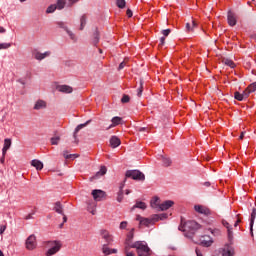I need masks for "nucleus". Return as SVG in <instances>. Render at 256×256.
I'll return each instance as SVG.
<instances>
[{
    "label": "nucleus",
    "mask_w": 256,
    "mask_h": 256,
    "mask_svg": "<svg viewBox=\"0 0 256 256\" xmlns=\"http://www.w3.org/2000/svg\"><path fill=\"white\" fill-rule=\"evenodd\" d=\"M165 45V37L160 38V44L159 47H163Z\"/></svg>",
    "instance_id": "obj_52"
},
{
    "label": "nucleus",
    "mask_w": 256,
    "mask_h": 256,
    "mask_svg": "<svg viewBox=\"0 0 256 256\" xmlns=\"http://www.w3.org/2000/svg\"><path fill=\"white\" fill-rule=\"evenodd\" d=\"M106 173H107V167L101 166L100 171H98L96 173V175L94 176V179H97L99 177H103V175H105Z\"/></svg>",
    "instance_id": "obj_34"
},
{
    "label": "nucleus",
    "mask_w": 256,
    "mask_h": 256,
    "mask_svg": "<svg viewBox=\"0 0 256 256\" xmlns=\"http://www.w3.org/2000/svg\"><path fill=\"white\" fill-rule=\"evenodd\" d=\"M123 187H125V180L120 184V190L117 196L118 203H121L123 201Z\"/></svg>",
    "instance_id": "obj_29"
},
{
    "label": "nucleus",
    "mask_w": 256,
    "mask_h": 256,
    "mask_svg": "<svg viewBox=\"0 0 256 256\" xmlns=\"http://www.w3.org/2000/svg\"><path fill=\"white\" fill-rule=\"evenodd\" d=\"M102 253H104L105 255H113L117 253V249L113 248H109V244H104L102 246Z\"/></svg>",
    "instance_id": "obj_17"
},
{
    "label": "nucleus",
    "mask_w": 256,
    "mask_h": 256,
    "mask_svg": "<svg viewBox=\"0 0 256 256\" xmlns=\"http://www.w3.org/2000/svg\"><path fill=\"white\" fill-rule=\"evenodd\" d=\"M6 229H7V225L0 226V235H3V233H5Z\"/></svg>",
    "instance_id": "obj_50"
},
{
    "label": "nucleus",
    "mask_w": 256,
    "mask_h": 256,
    "mask_svg": "<svg viewBox=\"0 0 256 256\" xmlns=\"http://www.w3.org/2000/svg\"><path fill=\"white\" fill-rule=\"evenodd\" d=\"M236 217H238V219L236 220V223L239 225V223H241V218H239V214Z\"/></svg>",
    "instance_id": "obj_60"
},
{
    "label": "nucleus",
    "mask_w": 256,
    "mask_h": 256,
    "mask_svg": "<svg viewBox=\"0 0 256 256\" xmlns=\"http://www.w3.org/2000/svg\"><path fill=\"white\" fill-rule=\"evenodd\" d=\"M150 205L153 209H158L159 211L161 207V200L159 199V197L155 196L154 198H152Z\"/></svg>",
    "instance_id": "obj_20"
},
{
    "label": "nucleus",
    "mask_w": 256,
    "mask_h": 256,
    "mask_svg": "<svg viewBox=\"0 0 256 256\" xmlns=\"http://www.w3.org/2000/svg\"><path fill=\"white\" fill-rule=\"evenodd\" d=\"M174 205H175V202H173L172 200H166L160 204L159 211H167V209H171V207Z\"/></svg>",
    "instance_id": "obj_13"
},
{
    "label": "nucleus",
    "mask_w": 256,
    "mask_h": 256,
    "mask_svg": "<svg viewBox=\"0 0 256 256\" xmlns=\"http://www.w3.org/2000/svg\"><path fill=\"white\" fill-rule=\"evenodd\" d=\"M134 208L145 210L147 209V204H145V202L139 201V202H136V204L134 205Z\"/></svg>",
    "instance_id": "obj_36"
},
{
    "label": "nucleus",
    "mask_w": 256,
    "mask_h": 256,
    "mask_svg": "<svg viewBox=\"0 0 256 256\" xmlns=\"http://www.w3.org/2000/svg\"><path fill=\"white\" fill-rule=\"evenodd\" d=\"M136 220L139 221L140 225H144V227H149L153 223V220L149 218H143L141 216H137Z\"/></svg>",
    "instance_id": "obj_15"
},
{
    "label": "nucleus",
    "mask_w": 256,
    "mask_h": 256,
    "mask_svg": "<svg viewBox=\"0 0 256 256\" xmlns=\"http://www.w3.org/2000/svg\"><path fill=\"white\" fill-rule=\"evenodd\" d=\"M255 219H256V209L253 208L251 213V218H250V231L252 235H253V225L255 223Z\"/></svg>",
    "instance_id": "obj_27"
},
{
    "label": "nucleus",
    "mask_w": 256,
    "mask_h": 256,
    "mask_svg": "<svg viewBox=\"0 0 256 256\" xmlns=\"http://www.w3.org/2000/svg\"><path fill=\"white\" fill-rule=\"evenodd\" d=\"M91 123V120H88L86 123L84 124H79L76 128H75V132H74V138H77V132L81 131V129H83V127H87V125H89Z\"/></svg>",
    "instance_id": "obj_32"
},
{
    "label": "nucleus",
    "mask_w": 256,
    "mask_h": 256,
    "mask_svg": "<svg viewBox=\"0 0 256 256\" xmlns=\"http://www.w3.org/2000/svg\"><path fill=\"white\" fill-rule=\"evenodd\" d=\"M5 28H3L2 26H0V33H5Z\"/></svg>",
    "instance_id": "obj_61"
},
{
    "label": "nucleus",
    "mask_w": 256,
    "mask_h": 256,
    "mask_svg": "<svg viewBox=\"0 0 256 256\" xmlns=\"http://www.w3.org/2000/svg\"><path fill=\"white\" fill-rule=\"evenodd\" d=\"M228 24L230 27H235V25H237V18H235V14L231 11L228 12Z\"/></svg>",
    "instance_id": "obj_21"
},
{
    "label": "nucleus",
    "mask_w": 256,
    "mask_h": 256,
    "mask_svg": "<svg viewBox=\"0 0 256 256\" xmlns=\"http://www.w3.org/2000/svg\"><path fill=\"white\" fill-rule=\"evenodd\" d=\"M57 9V5L55 4H52L50 5L47 10H46V13H55V10Z\"/></svg>",
    "instance_id": "obj_41"
},
{
    "label": "nucleus",
    "mask_w": 256,
    "mask_h": 256,
    "mask_svg": "<svg viewBox=\"0 0 256 256\" xmlns=\"http://www.w3.org/2000/svg\"><path fill=\"white\" fill-rule=\"evenodd\" d=\"M130 100L131 98L129 97V95L124 94L123 97L121 98V103H129Z\"/></svg>",
    "instance_id": "obj_44"
},
{
    "label": "nucleus",
    "mask_w": 256,
    "mask_h": 256,
    "mask_svg": "<svg viewBox=\"0 0 256 256\" xmlns=\"http://www.w3.org/2000/svg\"><path fill=\"white\" fill-rule=\"evenodd\" d=\"M58 27H60L61 29H65V31L67 32V34L69 35L70 39H72V41H76L77 38H75V34H73V32H71V30H69L67 27H65V23L63 22H57Z\"/></svg>",
    "instance_id": "obj_16"
},
{
    "label": "nucleus",
    "mask_w": 256,
    "mask_h": 256,
    "mask_svg": "<svg viewBox=\"0 0 256 256\" xmlns=\"http://www.w3.org/2000/svg\"><path fill=\"white\" fill-rule=\"evenodd\" d=\"M126 65H127V63L125 62V60L123 62H121L119 67H118L119 71H121V69H125Z\"/></svg>",
    "instance_id": "obj_49"
},
{
    "label": "nucleus",
    "mask_w": 256,
    "mask_h": 256,
    "mask_svg": "<svg viewBox=\"0 0 256 256\" xmlns=\"http://www.w3.org/2000/svg\"><path fill=\"white\" fill-rule=\"evenodd\" d=\"M93 45H97L99 43V31L95 30L93 34Z\"/></svg>",
    "instance_id": "obj_37"
},
{
    "label": "nucleus",
    "mask_w": 256,
    "mask_h": 256,
    "mask_svg": "<svg viewBox=\"0 0 256 256\" xmlns=\"http://www.w3.org/2000/svg\"><path fill=\"white\" fill-rule=\"evenodd\" d=\"M197 21L191 20V22L186 23V31L187 33H193L195 31V28H197Z\"/></svg>",
    "instance_id": "obj_14"
},
{
    "label": "nucleus",
    "mask_w": 256,
    "mask_h": 256,
    "mask_svg": "<svg viewBox=\"0 0 256 256\" xmlns=\"http://www.w3.org/2000/svg\"><path fill=\"white\" fill-rule=\"evenodd\" d=\"M6 155H7V154L2 153V157H1V159H0V163H1L2 165L5 164V156H6Z\"/></svg>",
    "instance_id": "obj_55"
},
{
    "label": "nucleus",
    "mask_w": 256,
    "mask_h": 256,
    "mask_svg": "<svg viewBox=\"0 0 256 256\" xmlns=\"http://www.w3.org/2000/svg\"><path fill=\"white\" fill-rule=\"evenodd\" d=\"M126 15H127V17H129V18L133 17V11H131V9H128V10L126 11Z\"/></svg>",
    "instance_id": "obj_53"
},
{
    "label": "nucleus",
    "mask_w": 256,
    "mask_h": 256,
    "mask_svg": "<svg viewBox=\"0 0 256 256\" xmlns=\"http://www.w3.org/2000/svg\"><path fill=\"white\" fill-rule=\"evenodd\" d=\"M132 249H136L138 256H151V248L146 242L136 241L132 244Z\"/></svg>",
    "instance_id": "obj_2"
},
{
    "label": "nucleus",
    "mask_w": 256,
    "mask_h": 256,
    "mask_svg": "<svg viewBox=\"0 0 256 256\" xmlns=\"http://www.w3.org/2000/svg\"><path fill=\"white\" fill-rule=\"evenodd\" d=\"M112 124L109 125V127L106 128V131H109V129H113V127H117V125H121L122 118L119 116L112 118Z\"/></svg>",
    "instance_id": "obj_19"
},
{
    "label": "nucleus",
    "mask_w": 256,
    "mask_h": 256,
    "mask_svg": "<svg viewBox=\"0 0 256 256\" xmlns=\"http://www.w3.org/2000/svg\"><path fill=\"white\" fill-rule=\"evenodd\" d=\"M79 2V0H69L68 5L72 7V5H75V3Z\"/></svg>",
    "instance_id": "obj_54"
},
{
    "label": "nucleus",
    "mask_w": 256,
    "mask_h": 256,
    "mask_svg": "<svg viewBox=\"0 0 256 256\" xmlns=\"http://www.w3.org/2000/svg\"><path fill=\"white\" fill-rule=\"evenodd\" d=\"M247 97H249V95L245 90L243 91L242 94L239 92L234 93V99H236L237 101H243V99H247Z\"/></svg>",
    "instance_id": "obj_23"
},
{
    "label": "nucleus",
    "mask_w": 256,
    "mask_h": 256,
    "mask_svg": "<svg viewBox=\"0 0 256 256\" xmlns=\"http://www.w3.org/2000/svg\"><path fill=\"white\" fill-rule=\"evenodd\" d=\"M25 248L28 251H35L37 249V236L31 234L25 241Z\"/></svg>",
    "instance_id": "obj_5"
},
{
    "label": "nucleus",
    "mask_w": 256,
    "mask_h": 256,
    "mask_svg": "<svg viewBox=\"0 0 256 256\" xmlns=\"http://www.w3.org/2000/svg\"><path fill=\"white\" fill-rule=\"evenodd\" d=\"M244 137H245V132H241L239 139L243 140Z\"/></svg>",
    "instance_id": "obj_59"
},
{
    "label": "nucleus",
    "mask_w": 256,
    "mask_h": 256,
    "mask_svg": "<svg viewBox=\"0 0 256 256\" xmlns=\"http://www.w3.org/2000/svg\"><path fill=\"white\" fill-rule=\"evenodd\" d=\"M116 5L119 9H125L126 2L125 0H116Z\"/></svg>",
    "instance_id": "obj_39"
},
{
    "label": "nucleus",
    "mask_w": 256,
    "mask_h": 256,
    "mask_svg": "<svg viewBox=\"0 0 256 256\" xmlns=\"http://www.w3.org/2000/svg\"><path fill=\"white\" fill-rule=\"evenodd\" d=\"M160 161H162L163 167H171V159L166 156H160Z\"/></svg>",
    "instance_id": "obj_30"
},
{
    "label": "nucleus",
    "mask_w": 256,
    "mask_h": 256,
    "mask_svg": "<svg viewBox=\"0 0 256 256\" xmlns=\"http://www.w3.org/2000/svg\"><path fill=\"white\" fill-rule=\"evenodd\" d=\"M194 209L196 213H200L201 215H211V210L203 205H195Z\"/></svg>",
    "instance_id": "obj_9"
},
{
    "label": "nucleus",
    "mask_w": 256,
    "mask_h": 256,
    "mask_svg": "<svg viewBox=\"0 0 256 256\" xmlns=\"http://www.w3.org/2000/svg\"><path fill=\"white\" fill-rule=\"evenodd\" d=\"M51 55L50 51H46L44 53H41L37 50L33 52L34 59H37V61H43L46 57H49Z\"/></svg>",
    "instance_id": "obj_10"
},
{
    "label": "nucleus",
    "mask_w": 256,
    "mask_h": 256,
    "mask_svg": "<svg viewBox=\"0 0 256 256\" xmlns=\"http://www.w3.org/2000/svg\"><path fill=\"white\" fill-rule=\"evenodd\" d=\"M119 145H121V139H119V137L117 136H112L110 138V146L112 147V149H117Z\"/></svg>",
    "instance_id": "obj_18"
},
{
    "label": "nucleus",
    "mask_w": 256,
    "mask_h": 256,
    "mask_svg": "<svg viewBox=\"0 0 256 256\" xmlns=\"http://www.w3.org/2000/svg\"><path fill=\"white\" fill-rule=\"evenodd\" d=\"M126 177L134 179V181H145V174L139 170H128L126 172Z\"/></svg>",
    "instance_id": "obj_4"
},
{
    "label": "nucleus",
    "mask_w": 256,
    "mask_h": 256,
    "mask_svg": "<svg viewBox=\"0 0 256 256\" xmlns=\"http://www.w3.org/2000/svg\"><path fill=\"white\" fill-rule=\"evenodd\" d=\"M62 216H63V223H67V216L65 215V213H63Z\"/></svg>",
    "instance_id": "obj_58"
},
{
    "label": "nucleus",
    "mask_w": 256,
    "mask_h": 256,
    "mask_svg": "<svg viewBox=\"0 0 256 256\" xmlns=\"http://www.w3.org/2000/svg\"><path fill=\"white\" fill-rule=\"evenodd\" d=\"M0 256H5V255L3 254V251H1V250H0Z\"/></svg>",
    "instance_id": "obj_64"
},
{
    "label": "nucleus",
    "mask_w": 256,
    "mask_h": 256,
    "mask_svg": "<svg viewBox=\"0 0 256 256\" xmlns=\"http://www.w3.org/2000/svg\"><path fill=\"white\" fill-rule=\"evenodd\" d=\"M127 225H128L127 221H122L120 223L119 229H127Z\"/></svg>",
    "instance_id": "obj_47"
},
{
    "label": "nucleus",
    "mask_w": 256,
    "mask_h": 256,
    "mask_svg": "<svg viewBox=\"0 0 256 256\" xmlns=\"http://www.w3.org/2000/svg\"><path fill=\"white\" fill-rule=\"evenodd\" d=\"M198 243L202 247H211V245H213V238H211V236L209 235H203L200 237V240Z\"/></svg>",
    "instance_id": "obj_8"
},
{
    "label": "nucleus",
    "mask_w": 256,
    "mask_h": 256,
    "mask_svg": "<svg viewBox=\"0 0 256 256\" xmlns=\"http://www.w3.org/2000/svg\"><path fill=\"white\" fill-rule=\"evenodd\" d=\"M33 215H35V213H30V214L26 215L24 219L26 221H29V219H33Z\"/></svg>",
    "instance_id": "obj_51"
},
{
    "label": "nucleus",
    "mask_w": 256,
    "mask_h": 256,
    "mask_svg": "<svg viewBox=\"0 0 256 256\" xmlns=\"http://www.w3.org/2000/svg\"><path fill=\"white\" fill-rule=\"evenodd\" d=\"M53 211H55V213H58L59 215H63V205L61 204V202H56L54 204Z\"/></svg>",
    "instance_id": "obj_28"
},
{
    "label": "nucleus",
    "mask_w": 256,
    "mask_h": 256,
    "mask_svg": "<svg viewBox=\"0 0 256 256\" xmlns=\"http://www.w3.org/2000/svg\"><path fill=\"white\" fill-rule=\"evenodd\" d=\"M58 91H60V93H73V88L71 86L61 85L58 86Z\"/></svg>",
    "instance_id": "obj_25"
},
{
    "label": "nucleus",
    "mask_w": 256,
    "mask_h": 256,
    "mask_svg": "<svg viewBox=\"0 0 256 256\" xmlns=\"http://www.w3.org/2000/svg\"><path fill=\"white\" fill-rule=\"evenodd\" d=\"M222 225L226 227L228 240L231 243L233 241V228H231V224H229V222H227L226 220H222Z\"/></svg>",
    "instance_id": "obj_11"
},
{
    "label": "nucleus",
    "mask_w": 256,
    "mask_h": 256,
    "mask_svg": "<svg viewBox=\"0 0 256 256\" xmlns=\"http://www.w3.org/2000/svg\"><path fill=\"white\" fill-rule=\"evenodd\" d=\"M135 237V228H132L126 235L124 247H128V249H133V238Z\"/></svg>",
    "instance_id": "obj_7"
},
{
    "label": "nucleus",
    "mask_w": 256,
    "mask_h": 256,
    "mask_svg": "<svg viewBox=\"0 0 256 256\" xmlns=\"http://www.w3.org/2000/svg\"><path fill=\"white\" fill-rule=\"evenodd\" d=\"M59 141H61V138L59 136L51 138V145H59Z\"/></svg>",
    "instance_id": "obj_42"
},
{
    "label": "nucleus",
    "mask_w": 256,
    "mask_h": 256,
    "mask_svg": "<svg viewBox=\"0 0 256 256\" xmlns=\"http://www.w3.org/2000/svg\"><path fill=\"white\" fill-rule=\"evenodd\" d=\"M143 95V81H140V87L137 90V96L141 97Z\"/></svg>",
    "instance_id": "obj_43"
},
{
    "label": "nucleus",
    "mask_w": 256,
    "mask_h": 256,
    "mask_svg": "<svg viewBox=\"0 0 256 256\" xmlns=\"http://www.w3.org/2000/svg\"><path fill=\"white\" fill-rule=\"evenodd\" d=\"M100 236L101 239H104V241H106V245H111V243H113L114 241L113 234H111V232H109V230L107 229H101Z\"/></svg>",
    "instance_id": "obj_6"
},
{
    "label": "nucleus",
    "mask_w": 256,
    "mask_h": 256,
    "mask_svg": "<svg viewBox=\"0 0 256 256\" xmlns=\"http://www.w3.org/2000/svg\"><path fill=\"white\" fill-rule=\"evenodd\" d=\"M9 47H11V43H0V50L9 49Z\"/></svg>",
    "instance_id": "obj_45"
},
{
    "label": "nucleus",
    "mask_w": 256,
    "mask_h": 256,
    "mask_svg": "<svg viewBox=\"0 0 256 256\" xmlns=\"http://www.w3.org/2000/svg\"><path fill=\"white\" fill-rule=\"evenodd\" d=\"M222 62L224 65H227L228 67H231V69H235V62L229 58H223Z\"/></svg>",
    "instance_id": "obj_35"
},
{
    "label": "nucleus",
    "mask_w": 256,
    "mask_h": 256,
    "mask_svg": "<svg viewBox=\"0 0 256 256\" xmlns=\"http://www.w3.org/2000/svg\"><path fill=\"white\" fill-rule=\"evenodd\" d=\"M92 196L94 201H102L105 197V191L103 190H93Z\"/></svg>",
    "instance_id": "obj_12"
},
{
    "label": "nucleus",
    "mask_w": 256,
    "mask_h": 256,
    "mask_svg": "<svg viewBox=\"0 0 256 256\" xmlns=\"http://www.w3.org/2000/svg\"><path fill=\"white\" fill-rule=\"evenodd\" d=\"M31 165H32V167H35V169L37 171H41L43 169V162H41L37 159L32 160Z\"/></svg>",
    "instance_id": "obj_26"
},
{
    "label": "nucleus",
    "mask_w": 256,
    "mask_h": 256,
    "mask_svg": "<svg viewBox=\"0 0 256 256\" xmlns=\"http://www.w3.org/2000/svg\"><path fill=\"white\" fill-rule=\"evenodd\" d=\"M124 253L126 256H135V253L131 251V248H129V246L124 247Z\"/></svg>",
    "instance_id": "obj_40"
},
{
    "label": "nucleus",
    "mask_w": 256,
    "mask_h": 256,
    "mask_svg": "<svg viewBox=\"0 0 256 256\" xmlns=\"http://www.w3.org/2000/svg\"><path fill=\"white\" fill-rule=\"evenodd\" d=\"M131 193V190H126V195H129Z\"/></svg>",
    "instance_id": "obj_63"
},
{
    "label": "nucleus",
    "mask_w": 256,
    "mask_h": 256,
    "mask_svg": "<svg viewBox=\"0 0 256 256\" xmlns=\"http://www.w3.org/2000/svg\"><path fill=\"white\" fill-rule=\"evenodd\" d=\"M65 159H73V157H77L75 154H67V152H64Z\"/></svg>",
    "instance_id": "obj_46"
},
{
    "label": "nucleus",
    "mask_w": 256,
    "mask_h": 256,
    "mask_svg": "<svg viewBox=\"0 0 256 256\" xmlns=\"http://www.w3.org/2000/svg\"><path fill=\"white\" fill-rule=\"evenodd\" d=\"M9 149H11V139L6 138L4 140V146L2 149V153H4V155H7V151H9Z\"/></svg>",
    "instance_id": "obj_24"
},
{
    "label": "nucleus",
    "mask_w": 256,
    "mask_h": 256,
    "mask_svg": "<svg viewBox=\"0 0 256 256\" xmlns=\"http://www.w3.org/2000/svg\"><path fill=\"white\" fill-rule=\"evenodd\" d=\"M86 25H87V14H84L80 18V31H83Z\"/></svg>",
    "instance_id": "obj_31"
},
{
    "label": "nucleus",
    "mask_w": 256,
    "mask_h": 256,
    "mask_svg": "<svg viewBox=\"0 0 256 256\" xmlns=\"http://www.w3.org/2000/svg\"><path fill=\"white\" fill-rule=\"evenodd\" d=\"M46 247H48V251L45 253L46 256L57 255L61 251L63 247V242L61 240H50L45 242Z\"/></svg>",
    "instance_id": "obj_1"
},
{
    "label": "nucleus",
    "mask_w": 256,
    "mask_h": 256,
    "mask_svg": "<svg viewBox=\"0 0 256 256\" xmlns=\"http://www.w3.org/2000/svg\"><path fill=\"white\" fill-rule=\"evenodd\" d=\"M65 0H58L56 3V9H64L65 8Z\"/></svg>",
    "instance_id": "obj_38"
},
{
    "label": "nucleus",
    "mask_w": 256,
    "mask_h": 256,
    "mask_svg": "<svg viewBox=\"0 0 256 256\" xmlns=\"http://www.w3.org/2000/svg\"><path fill=\"white\" fill-rule=\"evenodd\" d=\"M244 91H246V94L249 97L250 93H255L256 91V82L250 84Z\"/></svg>",
    "instance_id": "obj_33"
},
{
    "label": "nucleus",
    "mask_w": 256,
    "mask_h": 256,
    "mask_svg": "<svg viewBox=\"0 0 256 256\" xmlns=\"http://www.w3.org/2000/svg\"><path fill=\"white\" fill-rule=\"evenodd\" d=\"M195 253L197 256H203V254L201 253V250H199V248H196Z\"/></svg>",
    "instance_id": "obj_56"
},
{
    "label": "nucleus",
    "mask_w": 256,
    "mask_h": 256,
    "mask_svg": "<svg viewBox=\"0 0 256 256\" xmlns=\"http://www.w3.org/2000/svg\"><path fill=\"white\" fill-rule=\"evenodd\" d=\"M159 217H160L161 220L167 219V214H161Z\"/></svg>",
    "instance_id": "obj_57"
},
{
    "label": "nucleus",
    "mask_w": 256,
    "mask_h": 256,
    "mask_svg": "<svg viewBox=\"0 0 256 256\" xmlns=\"http://www.w3.org/2000/svg\"><path fill=\"white\" fill-rule=\"evenodd\" d=\"M204 185H205L206 187H210V186H211V183H210V182H205Z\"/></svg>",
    "instance_id": "obj_62"
},
{
    "label": "nucleus",
    "mask_w": 256,
    "mask_h": 256,
    "mask_svg": "<svg viewBox=\"0 0 256 256\" xmlns=\"http://www.w3.org/2000/svg\"><path fill=\"white\" fill-rule=\"evenodd\" d=\"M170 33H171V29H166L162 31V35H164V37H169Z\"/></svg>",
    "instance_id": "obj_48"
},
{
    "label": "nucleus",
    "mask_w": 256,
    "mask_h": 256,
    "mask_svg": "<svg viewBox=\"0 0 256 256\" xmlns=\"http://www.w3.org/2000/svg\"><path fill=\"white\" fill-rule=\"evenodd\" d=\"M201 226L196 221L190 220L184 223L183 225V231H186L187 233H195L197 229H200Z\"/></svg>",
    "instance_id": "obj_3"
},
{
    "label": "nucleus",
    "mask_w": 256,
    "mask_h": 256,
    "mask_svg": "<svg viewBox=\"0 0 256 256\" xmlns=\"http://www.w3.org/2000/svg\"><path fill=\"white\" fill-rule=\"evenodd\" d=\"M46 108H47V102H45L44 100H38L34 105V109L36 111H39L40 109H46Z\"/></svg>",
    "instance_id": "obj_22"
}]
</instances>
